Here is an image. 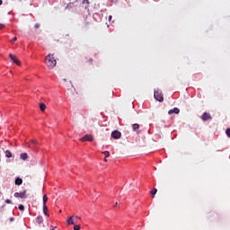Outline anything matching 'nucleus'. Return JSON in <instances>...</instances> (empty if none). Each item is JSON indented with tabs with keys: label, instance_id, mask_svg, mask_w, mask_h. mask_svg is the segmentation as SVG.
Wrapping results in <instances>:
<instances>
[{
	"label": "nucleus",
	"instance_id": "f257e3e1",
	"mask_svg": "<svg viewBox=\"0 0 230 230\" xmlns=\"http://www.w3.org/2000/svg\"><path fill=\"white\" fill-rule=\"evenodd\" d=\"M45 64L49 69H53L57 66V59L53 54H49L45 58Z\"/></svg>",
	"mask_w": 230,
	"mask_h": 230
},
{
	"label": "nucleus",
	"instance_id": "f03ea898",
	"mask_svg": "<svg viewBox=\"0 0 230 230\" xmlns=\"http://www.w3.org/2000/svg\"><path fill=\"white\" fill-rule=\"evenodd\" d=\"M77 4H80L82 8H87L89 6V1L88 0H76L75 3H69L65 9L69 10L73 8V6H76Z\"/></svg>",
	"mask_w": 230,
	"mask_h": 230
},
{
	"label": "nucleus",
	"instance_id": "7ed1b4c3",
	"mask_svg": "<svg viewBox=\"0 0 230 230\" xmlns=\"http://www.w3.org/2000/svg\"><path fill=\"white\" fill-rule=\"evenodd\" d=\"M154 98L155 100H156V102H164V97H163V92L159 89L155 90Z\"/></svg>",
	"mask_w": 230,
	"mask_h": 230
},
{
	"label": "nucleus",
	"instance_id": "20e7f679",
	"mask_svg": "<svg viewBox=\"0 0 230 230\" xmlns=\"http://www.w3.org/2000/svg\"><path fill=\"white\" fill-rule=\"evenodd\" d=\"M111 137H113V139H120L121 138V132H119V130H114L111 132Z\"/></svg>",
	"mask_w": 230,
	"mask_h": 230
},
{
	"label": "nucleus",
	"instance_id": "39448f33",
	"mask_svg": "<svg viewBox=\"0 0 230 230\" xmlns=\"http://www.w3.org/2000/svg\"><path fill=\"white\" fill-rule=\"evenodd\" d=\"M94 137H93V135L86 134L83 137L80 138V141H93Z\"/></svg>",
	"mask_w": 230,
	"mask_h": 230
},
{
	"label": "nucleus",
	"instance_id": "423d86ee",
	"mask_svg": "<svg viewBox=\"0 0 230 230\" xmlns=\"http://www.w3.org/2000/svg\"><path fill=\"white\" fill-rule=\"evenodd\" d=\"M9 58H11V60L16 64V66H21V61H19L18 58L13 56V54H9Z\"/></svg>",
	"mask_w": 230,
	"mask_h": 230
},
{
	"label": "nucleus",
	"instance_id": "0eeeda50",
	"mask_svg": "<svg viewBox=\"0 0 230 230\" xmlns=\"http://www.w3.org/2000/svg\"><path fill=\"white\" fill-rule=\"evenodd\" d=\"M201 119L203 121H208V119H211V115H209V113H208V112H204L201 117Z\"/></svg>",
	"mask_w": 230,
	"mask_h": 230
},
{
	"label": "nucleus",
	"instance_id": "6e6552de",
	"mask_svg": "<svg viewBox=\"0 0 230 230\" xmlns=\"http://www.w3.org/2000/svg\"><path fill=\"white\" fill-rule=\"evenodd\" d=\"M179 112H181V110H179V108H173L168 111V114H179Z\"/></svg>",
	"mask_w": 230,
	"mask_h": 230
},
{
	"label": "nucleus",
	"instance_id": "1a4fd4ad",
	"mask_svg": "<svg viewBox=\"0 0 230 230\" xmlns=\"http://www.w3.org/2000/svg\"><path fill=\"white\" fill-rule=\"evenodd\" d=\"M66 222L68 226H75V216L70 217Z\"/></svg>",
	"mask_w": 230,
	"mask_h": 230
},
{
	"label": "nucleus",
	"instance_id": "9d476101",
	"mask_svg": "<svg viewBox=\"0 0 230 230\" xmlns=\"http://www.w3.org/2000/svg\"><path fill=\"white\" fill-rule=\"evenodd\" d=\"M20 159H22V161H26L28 159V154L26 153H22L20 155Z\"/></svg>",
	"mask_w": 230,
	"mask_h": 230
},
{
	"label": "nucleus",
	"instance_id": "9b49d317",
	"mask_svg": "<svg viewBox=\"0 0 230 230\" xmlns=\"http://www.w3.org/2000/svg\"><path fill=\"white\" fill-rule=\"evenodd\" d=\"M46 202H48V196L44 195L43 196V208H44V209H48V206L46 205Z\"/></svg>",
	"mask_w": 230,
	"mask_h": 230
},
{
	"label": "nucleus",
	"instance_id": "f8f14e48",
	"mask_svg": "<svg viewBox=\"0 0 230 230\" xmlns=\"http://www.w3.org/2000/svg\"><path fill=\"white\" fill-rule=\"evenodd\" d=\"M21 184H22V180L21 178L17 177L15 179V185L16 186H21Z\"/></svg>",
	"mask_w": 230,
	"mask_h": 230
},
{
	"label": "nucleus",
	"instance_id": "ddd939ff",
	"mask_svg": "<svg viewBox=\"0 0 230 230\" xmlns=\"http://www.w3.org/2000/svg\"><path fill=\"white\" fill-rule=\"evenodd\" d=\"M132 128H133L134 132H137V130H139V124H137V123L133 124Z\"/></svg>",
	"mask_w": 230,
	"mask_h": 230
},
{
	"label": "nucleus",
	"instance_id": "4468645a",
	"mask_svg": "<svg viewBox=\"0 0 230 230\" xmlns=\"http://www.w3.org/2000/svg\"><path fill=\"white\" fill-rule=\"evenodd\" d=\"M4 154L5 157H7L8 159H10V157H13L12 152L10 150L4 151Z\"/></svg>",
	"mask_w": 230,
	"mask_h": 230
},
{
	"label": "nucleus",
	"instance_id": "2eb2a0df",
	"mask_svg": "<svg viewBox=\"0 0 230 230\" xmlns=\"http://www.w3.org/2000/svg\"><path fill=\"white\" fill-rule=\"evenodd\" d=\"M40 109L41 112H44V111H46V104H44V102L40 103Z\"/></svg>",
	"mask_w": 230,
	"mask_h": 230
},
{
	"label": "nucleus",
	"instance_id": "dca6fc26",
	"mask_svg": "<svg viewBox=\"0 0 230 230\" xmlns=\"http://www.w3.org/2000/svg\"><path fill=\"white\" fill-rule=\"evenodd\" d=\"M19 198L20 199H26L27 198L26 190H23L22 192H20Z\"/></svg>",
	"mask_w": 230,
	"mask_h": 230
},
{
	"label": "nucleus",
	"instance_id": "f3484780",
	"mask_svg": "<svg viewBox=\"0 0 230 230\" xmlns=\"http://www.w3.org/2000/svg\"><path fill=\"white\" fill-rule=\"evenodd\" d=\"M36 220H37L38 224H42V222H43L42 216H38Z\"/></svg>",
	"mask_w": 230,
	"mask_h": 230
},
{
	"label": "nucleus",
	"instance_id": "a211bd4d",
	"mask_svg": "<svg viewBox=\"0 0 230 230\" xmlns=\"http://www.w3.org/2000/svg\"><path fill=\"white\" fill-rule=\"evenodd\" d=\"M152 197H155V194L157 193V189H153L151 191H150Z\"/></svg>",
	"mask_w": 230,
	"mask_h": 230
},
{
	"label": "nucleus",
	"instance_id": "6ab92c4d",
	"mask_svg": "<svg viewBox=\"0 0 230 230\" xmlns=\"http://www.w3.org/2000/svg\"><path fill=\"white\" fill-rule=\"evenodd\" d=\"M102 154L105 155V157H109V155H111L109 151H103Z\"/></svg>",
	"mask_w": 230,
	"mask_h": 230
},
{
	"label": "nucleus",
	"instance_id": "aec40b11",
	"mask_svg": "<svg viewBox=\"0 0 230 230\" xmlns=\"http://www.w3.org/2000/svg\"><path fill=\"white\" fill-rule=\"evenodd\" d=\"M226 134L227 137H230V128H226Z\"/></svg>",
	"mask_w": 230,
	"mask_h": 230
},
{
	"label": "nucleus",
	"instance_id": "412c9836",
	"mask_svg": "<svg viewBox=\"0 0 230 230\" xmlns=\"http://www.w3.org/2000/svg\"><path fill=\"white\" fill-rule=\"evenodd\" d=\"M18 208L20 211H24V205H19Z\"/></svg>",
	"mask_w": 230,
	"mask_h": 230
},
{
	"label": "nucleus",
	"instance_id": "4be33fe9",
	"mask_svg": "<svg viewBox=\"0 0 230 230\" xmlns=\"http://www.w3.org/2000/svg\"><path fill=\"white\" fill-rule=\"evenodd\" d=\"M80 229H81L80 225H75L74 226V230H80Z\"/></svg>",
	"mask_w": 230,
	"mask_h": 230
},
{
	"label": "nucleus",
	"instance_id": "5701e85b",
	"mask_svg": "<svg viewBox=\"0 0 230 230\" xmlns=\"http://www.w3.org/2000/svg\"><path fill=\"white\" fill-rule=\"evenodd\" d=\"M43 213H44V215H46V217H49V215H48V207H47V209H44V207H43Z\"/></svg>",
	"mask_w": 230,
	"mask_h": 230
},
{
	"label": "nucleus",
	"instance_id": "b1692460",
	"mask_svg": "<svg viewBox=\"0 0 230 230\" xmlns=\"http://www.w3.org/2000/svg\"><path fill=\"white\" fill-rule=\"evenodd\" d=\"M32 145H39V142H37L36 140H31Z\"/></svg>",
	"mask_w": 230,
	"mask_h": 230
},
{
	"label": "nucleus",
	"instance_id": "393cba45",
	"mask_svg": "<svg viewBox=\"0 0 230 230\" xmlns=\"http://www.w3.org/2000/svg\"><path fill=\"white\" fill-rule=\"evenodd\" d=\"M5 204H12V200H10V199H5Z\"/></svg>",
	"mask_w": 230,
	"mask_h": 230
},
{
	"label": "nucleus",
	"instance_id": "a878e982",
	"mask_svg": "<svg viewBox=\"0 0 230 230\" xmlns=\"http://www.w3.org/2000/svg\"><path fill=\"white\" fill-rule=\"evenodd\" d=\"M35 28H36V29L40 28V23H36V24H35Z\"/></svg>",
	"mask_w": 230,
	"mask_h": 230
},
{
	"label": "nucleus",
	"instance_id": "bb28decb",
	"mask_svg": "<svg viewBox=\"0 0 230 230\" xmlns=\"http://www.w3.org/2000/svg\"><path fill=\"white\" fill-rule=\"evenodd\" d=\"M15 40H17V37H13V38L11 40V42H15Z\"/></svg>",
	"mask_w": 230,
	"mask_h": 230
},
{
	"label": "nucleus",
	"instance_id": "cd10ccee",
	"mask_svg": "<svg viewBox=\"0 0 230 230\" xmlns=\"http://www.w3.org/2000/svg\"><path fill=\"white\" fill-rule=\"evenodd\" d=\"M20 192H15L14 197L19 198Z\"/></svg>",
	"mask_w": 230,
	"mask_h": 230
},
{
	"label": "nucleus",
	"instance_id": "c85d7f7f",
	"mask_svg": "<svg viewBox=\"0 0 230 230\" xmlns=\"http://www.w3.org/2000/svg\"><path fill=\"white\" fill-rule=\"evenodd\" d=\"M3 28H4V24L0 23V30H3Z\"/></svg>",
	"mask_w": 230,
	"mask_h": 230
},
{
	"label": "nucleus",
	"instance_id": "c756f323",
	"mask_svg": "<svg viewBox=\"0 0 230 230\" xmlns=\"http://www.w3.org/2000/svg\"><path fill=\"white\" fill-rule=\"evenodd\" d=\"M74 218H76V219H78V220H82V217H78V216H75Z\"/></svg>",
	"mask_w": 230,
	"mask_h": 230
},
{
	"label": "nucleus",
	"instance_id": "7c9ffc66",
	"mask_svg": "<svg viewBox=\"0 0 230 230\" xmlns=\"http://www.w3.org/2000/svg\"><path fill=\"white\" fill-rule=\"evenodd\" d=\"M108 19L110 22L112 21V15H110Z\"/></svg>",
	"mask_w": 230,
	"mask_h": 230
},
{
	"label": "nucleus",
	"instance_id": "2f4dec72",
	"mask_svg": "<svg viewBox=\"0 0 230 230\" xmlns=\"http://www.w3.org/2000/svg\"><path fill=\"white\" fill-rule=\"evenodd\" d=\"M10 222H13V220H15L13 217H10Z\"/></svg>",
	"mask_w": 230,
	"mask_h": 230
},
{
	"label": "nucleus",
	"instance_id": "473e14b6",
	"mask_svg": "<svg viewBox=\"0 0 230 230\" xmlns=\"http://www.w3.org/2000/svg\"><path fill=\"white\" fill-rule=\"evenodd\" d=\"M70 85H71L72 89H75V86H73V83L70 82Z\"/></svg>",
	"mask_w": 230,
	"mask_h": 230
},
{
	"label": "nucleus",
	"instance_id": "72a5a7b5",
	"mask_svg": "<svg viewBox=\"0 0 230 230\" xmlns=\"http://www.w3.org/2000/svg\"><path fill=\"white\" fill-rule=\"evenodd\" d=\"M1 4H3V0H0V6H1Z\"/></svg>",
	"mask_w": 230,
	"mask_h": 230
},
{
	"label": "nucleus",
	"instance_id": "f704fd0d",
	"mask_svg": "<svg viewBox=\"0 0 230 230\" xmlns=\"http://www.w3.org/2000/svg\"><path fill=\"white\" fill-rule=\"evenodd\" d=\"M117 206H118V202L115 203L114 208H116Z\"/></svg>",
	"mask_w": 230,
	"mask_h": 230
},
{
	"label": "nucleus",
	"instance_id": "c9c22d12",
	"mask_svg": "<svg viewBox=\"0 0 230 230\" xmlns=\"http://www.w3.org/2000/svg\"><path fill=\"white\" fill-rule=\"evenodd\" d=\"M117 206H118V202L115 203L114 208H116Z\"/></svg>",
	"mask_w": 230,
	"mask_h": 230
},
{
	"label": "nucleus",
	"instance_id": "e433bc0d",
	"mask_svg": "<svg viewBox=\"0 0 230 230\" xmlns=\"http://www.w3.org/2000/svg\"><path fill=\"white\" fill-rule=\"evenodd\" d=\"M74 222H75V224H76V218H74Z\"/></svg>",
	"mask_w": 230,
	"mask_h": 230
},
{
	"label": "nucleus",
	"instance_id": "4c0bfd02",
	"mask_svg": "<svg viewBox=\"0 0 230 230\" xmlns=\"http://www.w3.org/2000/svg\"><path fill=\"white\" fill-rule=\"evenodd\" d=\"M105 163H107V157L104 158Z\"/></svg>",
	"mask_w": 230,
	"mask_h": 230
},
{
	"label": "nucleus",
	"instance_id": "58836bf2",
	"mask_svg": "<svg viewBox=\"0 0 230 230\" xmlns=\"http://www.w3.org/2000/svg\"><path fill=\"white\" fill-rule=\"evenodd\" d=\"M64 80V82H66V79H63Z\"/></svg>",
	"mask_w": 230,
	"mask_h": 230
}]
</instances>
